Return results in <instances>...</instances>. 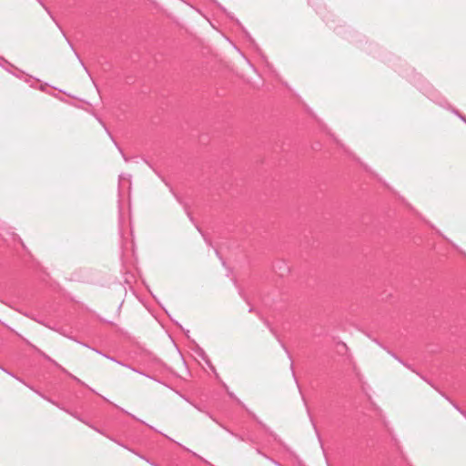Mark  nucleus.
<instances>
[{
    "label": "nucleus",
    "mask_w": 466,
    "mask_h": 466,
    "mask_svg": "<svg viewBox=\"0 0 466 466\" xmlns=\"http://www.w3.org/2000/svg\"><path fill=\"white\" fill-rule=\"evenodd\" d=\"M456 116H458L463 122L466 123V117L461 115L457 110L452 111Z\"/></svg>",
    "instance_id": "1"
},
{
    "label": "nucleus",
    "mask_w": 466,
    "mask_h": 466,
    "mask_svg": "<svg viewBox=\"0 0 466 466\" xmlns=\"http://www.w3.org/2000/svg\"><path fill=\"white\" fill-rule=\"evenodd\" d=\"M456 116H458L463 122L466 123V117L461 115L457 110L452 111Z\"/></svg>",
    "instance_id": "2"
},
{
    "label": "nucleus",
    "mask_w": 466,
    "mask_h": 466,
    "mask_svg": "<svg viewBox=\"0 0 466 466\" xmlns=\"http://www.w3.org/2000/svg\"><path fill=\"white\" fill-rule=\"evenodd\" d=\"M76 56L77 57V59L80 61L81 65L83 66L84 69L87 72V69L86 67L85 66L84 63L82 62V60L80 59L79 57V55L77 53H76Z\"/></svg>",
    "instance_id": "3"
},
{
    "label": "nucleus",
    "mask_w": 466,
    "mask_h": 466,
    "mask_svg": "<svg viewBox=\"0 0 466 466\" xmlns=\"http://www.w3.org/2000/svg\"><path fill=\"white\" fill-rule=\"evenodd\" d=\"M454 407L466 418V414L461 410H460L457 406L454 405Z\"/></svg>",
    "instance_id": "4"
}]
</instances>
